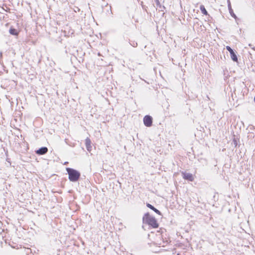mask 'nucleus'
I'll return each instance as SVG.
<instances>
[{"label": "nucleus", "mask_w": 255, "mask_h": 255, "mask_svg": "<svg viewBox=\"0 0 255 255\" xmlns=\"http://www.w3.org/2000/svg\"><path fill=\"white\" fill-rule=\"evenodd\" d=\"M233 143L234 144V145L235 146H237V145H238V141H237V139H236L235 138H234L233 140Z\"/></svg>", "instance_id": "obj_13"}, {"label": "nucleus", "mask_w": 255, "mask_h": 255, "mask_svg": "<svg viewBox=\"0 0 255 255\" xmlns=\"http://www.w3.org/2000/svg\"><path fill=\"white\" fill-rule=\"evenodd\" d=\"M143 123L147 127H150L152 124V118L148 115L145 116L143 118Z\"/></svg>", "instance_id": "obj_3"}, {"label": "nucleus", "mask_w": 255, "mask_h": 255, "mask_svg": "<svg viewBox=\"0 0 255 255\" xmlns=\"http://www.w3.org/2000/svg\"><path fill=\"white\" fill-rule=\"evenodd\" d=\"M9 33L11 34L14 35H16L17 34V32L16 30L14 29V28H10L9 29Z\"/></svg>", "instance_id": "obj_12"}, {"label": "nucleus", "mask_w": 255, "mask_h": 255, "mask_svg": "<svg viewBox=\"0 0 255 255\" xmlns=\"http://www.w3.org/2000/svg\"><path fill=\"white\" fill-rule=\"evenodd\" d=\"M227 50L230 52L231 57L234 61H237L238 58L233 50L229 46L226 47Z\"/></svg>", "instance_id": "obj_4"}, {"label": "nucleus", "mask_w": 255, "mask_h": 255, "mask_svg": "<svg viewBox=\"0 0 255 255\" xmlns=\"http://www.w3.org/2000/svg\"><path fill=\"white\" fill-rule=\"evenodd\" d=\"M143 224L148 225L153 228H157L159 226L157 220L148 213H145L142 217Z\"/></svg>", "instance_id": "obj_1"}, {"label": "nucleus", "mask_w": 255, "mask_h": 255, "mask_svg": "<svg viewBox=\"0 0 255 255\" xmlns=\"http://www.w3.org/2000/svg\"><path fill=\"white\" fill-rule=\"evenodd\" d=\"M85 145L87 150L91 151L92 150L91 141L89 137L85 139Z\"/></svg>", "instance_id": "obj_7"}, {"label": "nucleus", "mask_w": 255, "mask_h": 255, "mask_svg": "<svg viewBox=\"0 0 255 255\" xmlns=\"http://www.w3.org/2000/svg\"><path fill=\"white\" fill-rule=\"evenodd\" d=\"M146 206L147 207H148L149 208H150V209L152 210L153 211H154L156 213L158 214V215H161V212L158 210H157V209H156L155 208H154L152 205H151V204H149V203H147L146 204Z\"/></svg>", "instance_id": "obj_9"}, {"label": "nucleus", "mask_w": 255, "mask_h": 255, "mask_svg": "<svg viewBox=\"0 0 255 255\" xmlns=\"http://www.w3.org/2000/svg\"><path fill=\"white\" fill-rule=\"evenodd\" d=\"M154 1L156 3V6L157 8L158 9V10L160 11H163L165 9V7L164 6H162L161 5V4L159 2V0H154Z\"/></svg>", "instance_id": "obj_8"}, {"label": "nucleus", "mask_w": 255, "mask_h": 255, "mask_svg": "<svg viewBox=\"0 0 255 255\" xmlns=\"http://www.w3.org/2000/svg\"><path fill=\"white\" fill-rule=\"evenodd\" d=\"M130 44L133 46V47H136L137 46V43L136 42H133L132 44L130 43Z\"/></svg>", "instance_id": "obj_14"}, {"label": "nucleus", "mask_w": 255, "mask_h": 255, "mask_svg": "<svg viewBox=\"0 0 255 255\" xmlns=\"http://www.w3.org/2000/svg\"><path fill=\"white\" fill-rule=\"evenodd\" d=\"M200 9L202 13L203 14L206 15H208V13L207 11L206 10V9H205V6L203 5H200Z\"/></svg>", "instance_id": "obj_10"}, {"label": "nucleus", "mask_w": 255, "mask_h": 255, "mask_svg": "<svg viewBox=\"0 0 255 255\" xmlns=\"http://www.w3.org/2000/svg\"><path fill=\"white\" fill-rule=\"evenodd\" d=\"M48 152V148L46 147H42L36 151V153L39 155H43Z\"/></svg>", "instance_id": "obj_6"}, {"label": "nucleus", "mask_w": 255, "mask_h": 255, "mask_svg": "<svg viewBox=\"0 0 255 255\" xmlns=\"http://www.w3.org/2000/svg\"><path fill=\"white\" fill-rule=\"evenodd\" d=\"M66 171L68 172L69 179L70 181L75 182L80 178L81 174L77 170L71 168H67Z\"/></svg>", "instance_id": "obj_2"}, {"label": "nucleus", "mask_w": 255, "mask_h": 255, "mask_svg": "<svg viewBox=\"0 0 255 255\" xmlns=\"http://www.w3.org/2000/svg\"><path fill=\"white\" fill-rule=\"evenodd\" d=\"M228 8H229V11H230V13L231 15L233 17H236V15L233 12V10L232 9V7H231V3H230V1H229V2H228Z\"/></svg>", "instance_id": "obj_11"}, {"label": "nucleus", "mask_w": 255, "mask_h": 255, "mask_svg": "<svg viewBox=\"0 0 255 255\" xmlns=\"http://www.w3.org/2000/svg\"><path fill=\"white\" fill-rule=\"evenodd\" d=\"M182 175L184 179L190 181H193L194 180L193 175L191 173L182 172Z\"/></svg>", "instance_id": "obj_5"}, {"label": "nucleus", "mask_w": 255, "mask_h": 255, "mask_svg": "<svg viewBox=\"0 0 255 255\" xmlns=\"http://www.w3.org/2000/svg\"><path fill=\"white\" fill-rule=\"evenodd\" d=\"M98 56H101V55L100 53H98Z\"/></svg>", "instance_id": "obj_15"}]
</instances>
